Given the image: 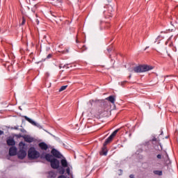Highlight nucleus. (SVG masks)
<instances>
[{
    "mask_svg": "<svg viewBox=\"0 0 178 178\" xmlns=\"http://www.w3.org/2000/svg\"><path fill=\"white\" fill-rule=\"evenodd\" d=\"M47 162H50L51 167L52 169H59V160L56 158H54V156L50 154H47L44 156Z\"/></svg>",
    "mask_w": 178,
    "mask_h": 178,
    "instance_id": "1",
    "label": "nucleus"
},
{
    "mask_svg": "<svg viewBox=\"0 0 178 178\" xmlns=\"http://www.w3.org/2000/svg\"><path fill=\"white\" fill-rule=\"evenodd\" d=\"M154 68L152 66L147 65H140L136 67H134L133 69V72L134 73H144L145 72H149V70H152Z\"/></svg>",
    "mask_w": 178,
    "mask_h": 178,
    "instance_id": "2",
    "label": "nucleus"
},
{
    "mask_svg": "<svg viewBox=\"0 0 178 178\" xmlns=\"http://www.w3.org/2000/svg\"><path fill=\"white\" fill-rule=\"evenodd\" d=\"M104 105V106H106L108 105V102L104 100H94L91 99L88 102V104L89 105L91 109H94V108H97V105Z\"/></svg>",
    "mask_w": 178,
    "mask_h": 178,
    "instance_id": "3",
    "label": "nucleus"
},
{
    "mask_svg": "<svg viewBox=\"0 0 178 178\" xmlns=\"http://www.w3.org/2000/svg\"><path fill=\"white\" fill-rule=\"evenodd\" d=\"M28 158L29 159H37V158H40V153L34 147H31L28 151Z\"/></svg>",
    "mask_w": 178,
    "mask_h": 178,
    "instance_id": "4",
    "label": "nucleus"
},
{
    "mask_svg": "<svg viewBox=\"0 0 178 178\" xmlns=\"http://www.w3.org/2000/svg\"><path fill=\"white\" fill-rule=\"evenodd\" d=\"M108 144H111V143L106 142V140H105L103 144V147H102V149L99 152L100 155H104V156H106L108 155V147H106Z\"/></svg>",
    "mask_w": 178,
    "mask_h": 178,
    "instance_id": "5",
    "label": "nucleus"
},
{
    "mask_svg": "<svg viewBox=\"0 0 178 178\" xmlns=\"http://www.w3.org/2000/svg\"><path fill=\"white\" fill-rule=\"evenodd\" d=\"M120 130V129H115L111 135L110 136L106 139V141L107 143H112V141L113 140V138H115V137H116V135L118 134V133H119V131Z\"/></svg>",
    "mask_w": 178,
    "mask_h": 178,
    "instance_id": "6",
    "label": "nucleus"
},
{
    "mask_svg": "<svg viewBox=\"0 0 178 178\" xmlns=\"http://www.w3.org/2000/svg\"><path fill=\"white\" fill-rule=\"evenodd\" d=\"M51 154L54 156V158H58V159L63 158V155H62V154H60V152H59L56 149H52Z\"/></svg>",
    "mask_w": 178,
    "mask_h": 178,
    "instance_id": "7",
    "label": "nucleus"
},
{
    "mask_svg": "<svg viewBox=\"0 0 178 178\" xmlns=\"http://www.w3.org/2000/svg\"><path fill=\"white\" fill-rule=\"evenodd\" d=\"M19 159H24L27 156V152L26 149H20L17 153Z\"/></svg>",
    "mask_w": 178,
    "mask_h": 178,
    "instance_id": "8",
    "label": "nucleus"
},
{
    "mask_svg": "<svg viewBox=\"0 0 178 178\" xmlns=\"http://www.w3.org/2000/svg\"><path fill=\"white\" fill-rule=\"evenodd\" d=\"M8 154L10 156H15L17 154V148L15 146L10 147Z\"/></svg>",
    "mask_w": 178,
    "mask_h": 178,
    "instance_id": "9",
    "label": "nucleus"
},
{
    "mask_svg": "<svg viewBox=\"0 0 178 178\" xmlns=\"http://www.w3.org/2000/svg\"><path fill=\"white\" fill-rule=\"evenodd\" d=\"M22 138H24V141H26V143H33L34 141V138L30 136V135H24L22 136Z\"/></svg>",
    "mask_w": 178,
    "mask_h": 178,
    "instance_id": "10",
    "label": "nucleus"
},
{
    "mask_svg": "<svg viewBox=\"0 0 178 178\" xmlns=\"http://www.w3.org/2000/svg\"><path fill=\"white\" fill-rule=\"evenodd\" d=\"M39 148L42 149V151H47L48 149V145L45 143V142H41L38 144Z\"/></svg>",
    "mask_w": 178,
    "mask_h": 178,
    "instance_id": "11",
    "label": "nucleus"
},
{
    "mask_svg": "<svg viewBox=\"0 0 178 178\" xmlns=\"http://www.w3.org/2000/svg\"><path fill=\"white\" fill-rule=\"evenodd\" d=\"M152 143H156V144H159L161 149L160 151H162L163 147H162V143H161V139H159V138H156L155 136H153V138L152 139Z\"/></svg>",
    "mask_w": 178,
    "mask_h": 178,
    "instance_id": "12",
    "label": "nucleus"
},
{
    "mask_svg": "<svg viewBox=\"0 0 178 178\" xmlns=\"http://www.w3.org/2000/svg\"><path fill=\"white\" fill-rule=\"evenodd\" d=\"M6 143H7V145H8V147H13V146L16 145V142L15 141V139H13V138L7 139Z\"/></svg>",
    "mask_w": 178,
    "mask_h": 178,
    "instance_id": "13",
    "label": "nucleus"
},
{
    "mask_svg": "<svg viewBox=\"0 0 178 178\" xmlns=\"http://www.w3.org/2000/svg\"><path fill=\"white\" fill-rule=\"evenodd\" d=\"M24 118L25 120H26L27 122L31 123V124H33V126H37V127H38V126H40V124H38L37 122H34L33 120H31V118H29L27 116H24Z\"/></svg>",
    "mask_w": 178,
    "mask_h": 178,
    "instance_id": "14",
    "label": "nucleus"
},
{
    "mask_svg": "<svg viewBox=\"0 0 178 178\" xmlns=\"http://www.w3.org/2000/svg\"><path fill=\"white\" fill-rule=\"evenodd\" d=\"M61 166L62 168H67L68 163H67V160L66 159H63L60 161Z\"/></svg>",
    "mask_w": 178,
    "mask_h": 178,
    "instance_id": "15",
    "label": "nucleus"
},
{
    "mask_svg": "<svg viewBox=\"0 0 178 178\" xmlns=\"http://www.w3.org/2000/svg\"><path fill=\"white\" fill-rule=\"evenodd\" d=\"M56 177V173L54 171H49L47 172V178H55Z\"/></svg>",
    "mask_w": 178,
    "mask_h": 178,
    "instance_id": "16",
    "label": "nucleus"
},
{
    "mask_svg": "<svg viewBox=\"0 0 178 178\" xmlns=\"http://www.w3.org/2000/svg\"><path fill=\"white\" fill-rule=\"evenodd\" d=\"M106 99L107 101H109V102H111V104H115V102L116 99H115V96L111 95L108 97H106Z\"/></svg>",
    "mask_w": 178,
    "mask_h": 178,
    "instance_id": "17",
    "label": "nucleus"
},
{
    "mask_svg": "<svg viewBox=\"0 0 178 178\" xmlns=\"http://www.w3.org/2000/svg\"><path fill=\"white\" fill-rule=\"evenodd\" d=\"M19 148H21V149H26V143H24L23 142H20L19 143Z\"/></svg>",
    "mask_w": 178,
    "mask_h": 178,
    "instance_id": "18",
    "label": "nucleus"
},
{
    "mask_svg": "<svg viewBox=\"0 0 178 178\" xmlns=\"http://www.w3.org/2000/svg\"><path fill=\"white\" fill-rule=\"evenodd\" d=\"M58 173L60 175H65V168L61 167L58 169Z\"/></svg>",
    "mask_w": 178,
    "mask_h": 178,
    "instance_id": "19",
    "label": "nucleus"
},
{
    "mask_svg": "<svg viewBox=\"0 0 178 178\" xmlns=\"http://www.w3.org/2000/svg\"><path fill=\"white\" fill-rule=\"evenodd\" d=\"M153 173H154L157 176H162V175H163L162 171H161V170H154Z\"/></svg>",
    "mask_w": 178,
    "mask_h": 178,
    "instance_id": "20",
    "label": "nucleus"
},
{
    "mask_svg": "<svg viewBox=\"0 0 178 178\" xmlns=\"http://www.w3.org/2000/svg\"><path fill=\"white\" fill-rule=\"evenodd\" d=\"M66 88H67V85L66 86H63L60 87V88L59 89V92H61V91H65V90H66Z\"/></svg>",
    "mask_w": 178,
    "mask_h": 178,
    "instance_id": "21",
    "label": "nucleus"
},
{
    "mask_svg": "<svg viewBox=\"0 0 178 178\" xmlns=\"http://www.w3.org/2000/svg\"><path fill=\"white\" fill-rule=\"evenodd\" d=\"M24 24H26V17H22V22L20 24V26H24Z\"/></svg>",
    "mask_w": 178,
    "mask_h": 178,
    "instance_id": "22",
    "label": "nucleus"
},
{
    "mask_svg": "<svg viewBox=\"0 0 178 178\" xmlns=\"http://www.w3.org/2000/svg\"><path fill=\"white\" fill-rule=\"evenodd\" d=\"M35 10H37V5H35L34 7L31 9L33 13H35Z\"/></svg>",
    "mask_w": 178,
    "mask_h": 178,
    "instance_id": "23",
    "label": "nucleus"
},
{
    "mask_svg": "<svg viewBox=\"0 0 178 178\" xmlns=\"http://www.w3.org/2000/svg\"><path fill=\"white\" fill-rule=\"evenodd\" d=\"M66 172L67 175H70V168H69L68 166L67 167Z\"/></svg>",
    "mask_w": 178,
    "mask_h": 178,
    "instance_id": "24",
    "label": "nucleus"
},
{
    "mask_svg": "<svg viewBox=\"0 0 178 178\" xmlns=\"http://www.w3.org/2000/svg\"><path fill=\"white\" fill-rule=\"evenodd\" d=\"M156 158H157L158 159H162L163 158V156H162V154H158V155L156 156Z\"/></svg>",
    "mask_w": 178,
    "mask_h": 178,
    "instance_id": "25",
    "label": "nucleus"
},
{
    "mask_svg": "<svg viewBox=\"0 0 178 178\" xmlns=\"http://www.w3.org/2000/svg\"><path fill=\"white\" fill-rule=\"evenodd\" d=\"M52 56H53V54H49L47 55V59H51V58H52Z\"/></svg>",
    "mask_w": 178,
    "mask_h": 178,
    "instance_id": "26",
    "label": "nucleus"
},
{
    "mask_svg": "<svg viewBox=\"0 0 178 178\" xmlns=\"http://www.w3.org/2000/svg\"><path fill=\"white\" fill-rule=\"evenodd\" d=\"M112 46H110L109 47L107 48L108 52H111L112 51Z\"/></svg>",
    "mask_w": 178,
    "mask_h": 178,
    "instance_id": "27",
    "label": "nucleus"
},
{
    "mask_svg": "<svg viewBox=\"0 0 178 178\" xmlns=\"http://www.w3.org/2000/svg\"><path fill=\"white\" fill-rule=\"evenodd\" d=\"M120 174L119 176H122V173H123V170H122L121 169L119 170Z\"/></svg>",
    "mask_w": 178,
    "mask_h": 178,
    "instance_id": "28",
    "label": "nucleus"
},
{
    "mask_svg": "<svg viewBox=\"0 0 178 178\" xmlns=\"http://www.w3.org/2000/svg\"><path fill=\"white\" fill-rule=\"evenodd\" d=\"M87 49V47H86V45H83L82 47V51H86Z\"/></svg>",
    "mask_w": 178,
    "mask_h": 178,
    "instance_id": "29",
    "label": "nucleus"
},
{
    "mask_svg": "<svg viewBox=\"0 0 178 178\" xmlns=\"http://www.w3.org/2000/svg\"><path fill=\"white\" fill-rule=\"evenodd\" d=\"M51 16H54V17H56V15H55V13H51Z\"/></svg>",
    "mask_w": 178,
    "mask_h": 178,
    "instance_id": "30",
    "label": "nucleus"
},
{
    "mask_svg": "<svg viewBox=\"0 0 178 178\" xmlns=\"http://www.w3.org/2000/svg\"><path fill=\"white\" fill-rule=\"evenodd\" d=\"M129 177H130V178H134V175H129Z\"/></svg>",
    "mask_w": 178,
    "mask_h": 178,
    "instance_id": "31",
    "label": "nucleus"
},
{
    "mask_svg": "<svg viewBox=\"0 0 178 178\" xmlns=\"http://www.w3.org/2000/svg\"><path fill=\"white\" fill-rule=\"evenodd\" d=\"M15 130H18L19 129V127H14Z\"/></svg>",
    "mask_w": 178,
    "mask_h": 178,
    "instance_id": "32",
    "label": "nucleus"
},
{
    "mask_svg": "<svg viewBox=\"0 0 178 178\" xmlns=\"http://www.w3.org/2000/svg\"><path fill=\"white\" fill-rule=\"evenodd\" d=\"M17 137H18V138H20V137H23V136H22L21 134H18Z\"/></svg>",
    "mask_w": 178,
    "mask_h": 178,
    "instance_id": "33",
    "label": "nucleus"
},
{
    "mask_svg": "<svg viewBox=\"0 0 178 178\" xmlns=\"http://www.w3.org/2000/svg\"><path fill=\"white\" fill-rule=\"evenodd\" d=\"M2 134H3V131L0 130V136H2Z\"/></svg>",
    "mask_w": 178,
    "mask_h": 178,
    "instance_id": "34",
    "label": "nucleus"
},
{
    "mask_svg": "<svg viewBox=\"0 0 178 178\" xmlns=\"http://www.w3.org/2000/svg\"><path fill=\"white\" fill-rule=\"evenodd\" d=\"M50 49H51V48L47 47V51H49Z\"/></svg>",
    "mask_w": 178,
    "mask_h": 178,
    "instance_id": "35",
    "label": "nucleus"
},
{
    "mask_svg": "<svg viewBox=\"0 0 178 178\" xmlns=\"http://www.w3.org/2000/svg\"><path fill=\"white\" fill-rule=\"evenodd\" d=\"M162 134H163V131H161V133L160 134L159 136H162Z\"/></svg>",
    "mask_w": 178,
    "mask_h": 178,
    "instance_id": "36",
    "label": "nucleus"
},
{
    "mask_svg": "<svg viewBox=\"0 0 178 178\" xmlns=\"http://www.w3.org/2000/svg\"><path fill=\"white\" fill-rule=\"evenodd\" d=\"M76 42L79 43V40L76 39Z\"/></svg>",
    "mask_w": 178,
    "mask_h": 178,
    "instance_id": "37",
    "label": "nucleus"
},
{
    "mask_svg": "<svg viewBox=\"0 0 178 178\" xmlns=\"http://www.w3.org/2000/svg\"><path fill=\"white\" fill-rule=\"evenodd\" d=\"M46 76H49V74H48V73H46Z\"/></svg>",
    "mask_w": 178,
    "mask_h": 178,
    "instance_id": "38",
    "label": "nucleus"
},
{
    "mask_svg": "<svg viewBox=\"0 0 178 178\" xmlns=\"http://www.w3.org/2000/svg\"><path fill=\"white\" fill-rule=\"evenodd\" d=\"M165 155H166V156H168V153H165Z\"/></svg>",
    "mask_w": 178,
    "mask_h": 178,
    "instance_id": "39",
    "label": "nucleus"
},
{
    "mask_svg": "<svg viewBox=\"0 0 178 178\" xmlns=\"http://www.w3.org/2000/svg\"><path fill=\"white\" fill-rule=\"evenodd\" d=\"M149 48V47H147L146 48H145V49H148Z\"/></svg>",
    "mask_w": 178,
    "mask_h": 178,
    "instance_id": "40",
    "label": "nucleus"
},
{
    "mask_svg": "<svg viewBox=\"0 0 178 178\" xmlns=\"http://www.w3.org/2000/svg\"><path fill=\"white\" fill-rule=\"evenodd\" d=\"M129 79H130V77H131V75H129Z\"/></svg>",
    "mask_w": 178,
    "mask_h": 178,
    "instance_id": "41",
    "label": "nucleus"
},
{
    "mask_svg": "<svg viewBox=\"0 0 178 178\" xmlns=\"http://www.w3.org/2000/svg\"><path fill=\"white\" fill-rule=\"evenodd\" d=\"M35 16H36V17H37V14H35Z\"/></svg>",
    "mask_w": 178,
    "mask_h": 178,
    "instance_id": "42",
    "label": "nucleus"
}]
</instances>
